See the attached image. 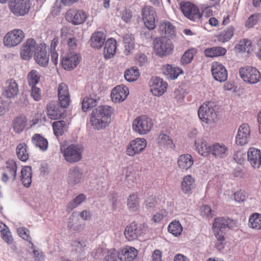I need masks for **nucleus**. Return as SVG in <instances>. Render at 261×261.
<instances>
[{
	"label": "nucleus",
	"instance_id": "f03ea898",
	"mask_svg": "<svg viewBox=\"0 0 261 261\" xmlns=\"http://www.w3.org/2000/svg\"><path fill=\"white\" fill-rule=\"evenodd\" d=\"M113 112V109L110 106L98 107L93 111L90 117L92 125L97 129L105 127L107 124L108 119L111 117Z\"/></svg>",
	"mask_w": 261,
	"mask_h": 261
},
{
	"label": "nucleus",
	"instance_id": "58836bf2",
	"mask_svg": "<svg viewBox=\"0 0 261 261\" xmlns=\"http://www.w3.org/2000/svg\"><path fill=\"white\" fill-rule=\"evenodd\" d=\"M82 174L77 167L71 168L68 172V181L70 185H74L81 181Z\"/></svg>",
	"mask_w": 261,
	"mask_h": 261
},
{
	"label": "nucleus",
	"instance_id": "f8f14e48",
	"mask_svg": "<svg viewBox=\"0 0 261 261\" xmlns=\"http://www.w3.org/2000/svg\"><path fill=\"white\" fill-rule=\"evenodd\" d=\"M65 17L67 21L72 24L79 25L86 20L87 14L82 10L71 9L67 11Z\"/></svg>",
	"mask_w": 261,
	"mask_h": 261
},
{
	"label": "nucleus",
	"instance_id": "4c0bfd02",
	"mask_svg": "<svg viewBox=\"0 0 261 261\" xmlns=\"http://www.w3.org/2000/svg\"><path fill=\"white\" fill-rule=\"evenodd\" d=\"M226 51L225 48L215 46L205 49L204 54L206 57L215 58L225 55Z\"/></svg>",
	"mask_w": 261,
	"mask_h": 261
},
{
	"label": "nucleus",
	"instance_id": "f3484780",
	"mask_svg": "<svg viewBox=\"0 0 261 261\" xmlns=\"http://www.w3.org/2000/svg\"><path fill=\"white\" fill-rule=\"evenodd\" d=\"M155 13L151 6H145L142 10V15L145 25L149 30H153L155 27Z\"/></svg>",
	"mask_w": 261,
	"mask_h": 261
},
{
	"label": "nucleus",
	"instance_id": "79ce46f5",
	"mask_svg": "<svg viewBox=\"0 0 261 261\" xmlns=\"http://www.w3.org/2000/svg\"><path fill=\"white\" fill-rule=\"evenodd\" d=\"M32 169L31 167L25 166L23 167L21 171V180L23 185L26 187L30 186L32 182Z\"/></svg>",
	"mask_w": 261,
	"mask_h": 261
},
{
	"label": "nucleus",
	"instance_id": "5fc2aeb1",
	"mask_svg": "<svg viewBox=\"0 0 261 261\" xmlns=\"http://www.w3.org/2000/svg\"><path fill=\"white\" fill-rule=\"evenodd\" d=\"M195 51L194 49H190L187 50L182 55L180 63L182 65L190 63L193 60Z\"/></svg>",
	"mask_w": 261,
	"mask_h": 261
},
{
	"label": "nucleus",
	"instance_id": "1a4fd4ad",
	"mask_svg": "<svg viewBox=\"0 0 261 261\" xmlns=\"http://www.w3.org/2000/svg\"><path fill=\"white\" fill-rule=\"evenodd\" d=\"M83 147L79 145L71 144L63 151L64 158L66 161L70 163L77 162L82 158Z\"/></svg>",
	"mask_w": 261,
	"mask_h": 261
},
{
	"label": "nucleus",
	"instance_id": "c85d7f7f",
	"mask_svg": "<svg viewBox=\"0 0 261 261\" xmlns=\"http://www.w3.org/2000/svg\"><path fill=\"white\" fill-rule=\"evenodd\" d=\"M194 164V159L192 156L188 153L181 154L179 156L177 161L178 168L182 172H186Z\"/></svg>",
	"mask_w": 261,
	"mask_h": 261
},
{
	"label": "nucleus",
	"instance_id": "7c9ffc66",
	"mask_svg": "<svg viewBox=\"0 0 261 261\" xmlns=\"http://www.w3.org/2000/svg\"><path fill=\"white\" fill-rule=\"evenodd\" d=\"M162 71L163 73L168 79L171 80L176 79L180 74L183 73L182 70L177 67H173L170 64H166L162 66Z\"/></svg>",
	"mask_w": 261,
	"mask_h": 261
},
{
	"label": "nucleus",
	"instance_id": "72a5a7b5",
	"mask_svg": "<svg viewBox=\"0 0 261 261\" xmlns=\"http://www.w3.org/2000/svg\"><path fill=\"white\" fill-rule=\"evenodd\" d=\"M228 148L223 143H215L211 145V154L217 158H223L226 155Z\"/></svg>",
	"mask_w": 261,
	"mask_h": 261
},
{
	"label": "nucleus",
	"instance_id": "e433bc0d",
	"mask_svg": "<svg viewBox=\"0 0 261 261\" xmlns=\"http://www.w3.org/2000/svg\"><path fill=\"white\" fill-rule=\"evenodd\" d=\"M27 125V119L24 115H20L14 119L12 122V126L14 131L16 133H20L22 132Z\"/></svg>",
	"mask_w": 261,
	"mask_h": 261
},
{
	"label": "nucleus",
	"instance_id": "2f4dec72",
	"mask_svg": "<svg viewBox=\"0 0 261 261\" xmlns=\"http://www.w3.org/2000/svg\"><path fill=\"white\" fill-rule=\"evenodd\" d=\"M158 146L162 149L173 148L174 147L173 140L168 135L161 133L156 139Z\"/></svg>",
	"mask_w": 261,
	"mask_h": 261
},
{
	"label": "nucleus",
	"instance_id": "603ef678",
	"mask_svg": "<svg viewBox=\"0 0 261 261\" xmlns=\"http://www.w3.org/2000/svg\"><path fill=\"white\" fill-rule=\"evenodd\" d=\"M214 235L216 238L215 246L219 250H222L224 248L226 244L225 238L224 237L225 233L223 231L214 232Z\"/></svg>",
	"mask_w": 261,
	"mask_h": 261
},
{
	"label": "nucleus",
	"instance_id": "49530a36",
	"mask_svg": "<svg viewBox=\"0 0 261 261\" xmlns=\"http://www.w3.org/2000/svg\"><path fill=\"white\" fill-rule=\"evenodd\" d=\"M234 29L233 27L230 26L224 30L218 36V41L225 43L231 39L234 34Z\"/></svg>",
	"mask_w": 261,
	"mask_h": 261
},
{
	"label": "nucleus",
	"instance_id": "052dcab7",
	"mask_svg": "<svg viewBox=\"0 0 261 261\" xmlns=\"http://www.w3.org/2000/svg\"><path fill=\"white\" fill-rule=\"evenodd\" d=\"M167 211L163 209L154 214L151 220L154 223H160L163 219L167 216Z\"/></svg>",
	"mask_w": 261,
	"mask_h": 261
},
{
	"label": "nucleus",
	"instance_id": "c03bdc74",
	"mask_svg": "<svg viewBox=\"0 0 261 261\" xmlns=\"http://www.w3.org/2000/svg\"><path fill=\"white\" fill-rule=\"evenodd\" d=\"M139 76V70L137 67H131L126 70L124 72V77L129 82L136 81Z\"/></svg>",
	"mask_w": 261,
	"mask_h": 261
},
{
	"label": "nucleus",
	"instance_id": "e2e57ef3",
	"mask_svg": "<svg viewBox=\"0 0 261 261\" xmlns=\"http://www.w3.org/2000/svg\"><path fill=\"white\" fill-rule=\"evenodd\" d=\"M233 197L236 201L241 202L245 200L247 195L245 191L239 190L234 193Z\"/></svg>",
	"mask_w": 261,
	"mask_h": 261
},
{
	"label": "nucleus",
	"instance_id": "864d4df0",
	"mask_svg": "<svg viewBox=\"0 0 261 261\" xmlns=\"http://www.w3.org/2000/svg\"><path fill=\"white\" fill-rule=\"evenodd\" d=\"M96 103V99L89 97H85L82 102V109L83 111L86 112L95 107Z\"/></svg>",
	"mask_w": 261,
	"mask_h": 261
},
{
	"label": "nucleus",
	"instance_id": "393cba45",
	"mask_svg": "<svg viewBox=\"0 0 261 261\" xmlns=\"http://www.w3.org/2000/svg\"><path fill=\"white\" fill-rule=\"evenodd\" d=\"M247 159L253 168H258L261 165L260 150L253 147L249 148L247 151Z\"/></svg>",
	"mask_w": 261,
	"mask_h": 261
},
{
	"label": "nucleus",
	"instance_id": "c756f323",
	"mask_svg": "<svg viewBox=\"0 0 261 261\" xmlns=\"http://www.w3.org/2000/svg\"><path fill=\"white\" fill-rule=\"evenodd\" d=\"M117 41L114 38L108 39L105 43L103 56L106 59L113 58L116 53Z\"/></svg>",
	"mask_w": 261,
	"mask_h": 261
},
{
	"label": "nucleus",
	"instance_id": "4be33fe9",
	"mask_svg": "<svg viewBox=\"0 0 261 261\" xmlns=\"http://www.w3.org/2000/svg\"><path fill=\"white\" fill-rule=\"evenodd\" d=\"M18 92V86L15 80L11 79L6 82L3 89V95L4 96L12 98L17 96Z\"/></svg>",
	"mask_w": 261,
	"mask_h": 261
},
{
	"label": "nucleus",
	"instance_id": "a19ab883",
	"mask_svg": "<svg viewBox=\"0 0 261 261\" xmlns=\"http://www.w3.org/2000/svg\"><path fill=\"white\" fill-rule=\"evenodd\" d=\"M59 107L53 103H49L46 106V113L49 118L53 120L60 119L62 113L59 110Z\"/></svg>",
	"mask_w": 261,
	"mask_h": 261
},
{
	"label": "nucleus",
	"instance_id": "9b49d317",
	"mask_svg": "<svg viewBox=\"0 0 261 261\" xmlns=\"http://www.w3.org/2000/svg\"><path fill=\"white\" fill-rule=\"evenodd\" d=\"M150 92L153 95L160 96L166 91L168 84L162 79L158 77H152L149 82Z\"/></svg>",
	"mask_w": 261,
	"mask_h": 261
},
{
	"label": "nucleus",
	"instance_id": "b1692460",
	"mask_svg": "<svg viewBox=\"0 0 261 261\" xmlns=\"http://www.w3.org/2000/svg\"><path fill=\"white\" fill-rule=\"evenodd\" d=\"M137 255V250L128 246L124 247L117 252V257L121 261H132Z\"/></svg>",
	"mask_w": 261,
	"mask_h": 261
},
{
	"label": "nucleus",
	"instance_id": "7ed1b4c3",
	"mask_svg": "<svg viewBox=\"0 0 261 261\" xmlns=\"http://www.w3.org/2000/svg\"><path fill=\"white\" fill-rule=\"evenodd\" d=\"M154 125L153 120L146 115H141L136 117L133 122V130L140 135L148 134Z\"/></svg>",
	"mask_w": 261,
	"mask_h": 261
},
{
	"label": "nucleus",
	"instance_id": "6e6552de",
	"mask_svg": "<svg viewBox=\"0 0 261 261\" xmlns=\"http://www.w3.org/2000/svg\"><path fill=\"white\" fill-rule=\"evenodd\" d=\"M81 60L80 54L75 51H70L62 57L61 65L63 69L71 71L76 67Z\"/></svg>",
	"mask_w": 261,
	"mask_h": 261
},
{
	"label": "nucleus",
	"instance_id": "cd10ccee",
	"mask_svg": "<svg viewBox=\"0 0 261 261\" xmlns=\"http://www.w3.org/2000/svg\"><path fill=\"white\" fill-rule=\"evenodd\" d=\"M159 32L161 36L165 38H172L176 35V29L171 22L165 20L160 23Z\"/></svg>",
	"mask_w": 261,
	"mask_h": 261
},
{
	"label": "nucleus",
	"instance_id": "3c124183",
	"mask_svg": "<svg viewBox=\"0 0 261 261\" xmlns=\"http://www.w3.org/2000/svg\"><path fill=\"white\" fill-rule=\"evenodd\" d=\"M40 79L39 73L36 70H31L27 75L28 84L30 86H35L39 83Z\"/></svg>",
	"mask_w": 261,
	"mask_h": 261
},
{
	"label": "nucleus",
	"instance_id": "6e6d98bb",
	"mask_svg": "<svg viewBox=\"0 0 261 261\" xmlns=\"http://www.w3.org/2000/svg\"><path fill=\"white\" fill-rule=\"evenodd\" d=\"M159 203V198L158 196L155 195H150L147 197L144 202L146 208H151L156 206Z\"/></svg>",
	"mask_w": 261,
	"mask_h": 261
},
{
	"label": "nucleus",
	"instance_id": "0e129e2a",
	"mask_svg": "<svg viewBox=\"0 0 261 261\" xmlns=\"http://www.w3.org/2000/svg\"><path fill=\"white\" fill-rule=\"evenodd\" d=\"M135 62L136 64L142 66L147 62V58L144 54L139 53L136 56Z\"/></svg>",
	"mask_w": 261,
	"mask_h": 261
},
{
	"label": "nucleus",
	"instance_id": "a211bd4d",
	"mask_svg": "<svg viewBox=\"0 0 261 261\" xmlns=\"http://www.w3.org/2000/svg\"><path fill=\"white\" fill-rule=\"evenodd\" d=\"M45 45H42L36 48L34 58L36 62L41 67H46L48 64L49 55L47 54Z\"/></svg>",
	"mask_w": 261,
	"mask_h": 261
},
{
	"label": "nucleus",
	"instance_id": "09e8293b",
	"mask_svg": "<svg viewBox=\"0 0 261 261\" xmlns=\"http://www.w3.org/2000/svg\"><path fill=\"white\" fill-rule=\"evenodd\" d=\"M168 231L174 236L177 237L181 234L182 231V227L178 221H173L168 225Z\"/></svg>",
	"mask_w": 261,
	"mask_h": 261
},
{
	"label": "nucleus",
	"instance_id": "f257e3e1",
	"mask_svg": "<svg viewBox=\"0 0 261 261\" xmlns=\"http://www.w3.org/2000/svg\"><path fill=\"white\" fill-rule=\"evenodd\" d=\"M219 108L214 102L206 101L199 107L198 116L204 123L210 124L216 123L219 116Z\"/></svg>",
	"mask_w": 261,
	"mask_h": 261
},
{
	"label": "nucleus",
	"instance_id": "39448f33",
	"mask_svg": "<svg viewBox=\"0 0 261 261\" xmlns=\"http://www.w3.org/2000/svg\"><path fill=\"white\" fill-rule=\"evenodd\" d=\"M153 43L154 53L160 57L168 56L173 51V44L171 41L165 38H156L154 39Z\"/></svg>",
	"mask_w": 261,
	"mask_h": 261
},
{
	"label": "nucleus",
	"instance_id": "aec40b11",
	"mask_svg": "<svg viewBox=\"0 0 261 261\" xmlns=\"http://www.w3.org/2000/svg\"><path fill=\"white\" fill-rule=\"evenodd\" d=\"M129 94L128 88L123 85H118L111 92V97L113 101L120 102L124 101Z\"/></svg>",
	"mask_w": 261,
	"mask_h": 261
},
{
	"label": "nucleus",
	"instance_id": "2eb2a0df",
	"mask_svg": "<svg viewBox=\"0 0 261 261\" xmlns=\"http://www.w3.org/2000/svg\"><path fill=\"white\" fill-rule=\"evenodd\" d=\"M250 128L248 124L244 123L240 125L235 138L236 144L239 146L247 144L250 137Z\"/></svg>",
	"mask_w": 261,
	"mask_h": 261
},
{
	"label": "nucleus",
	"instance_id": "4d7b16f0",
	"mask_svg": "<svg viewBox=\"0 0 261 261\" xmlns=\"http://www.w3.org/2000/svg\"><path fill=\"white\" fill-rule=\"evenodd\" d=\"M17 233L22 239L31 243L32 247H34V244L32 243V238L28 229L25 227H20L17 229Z\"/></svg>",
	"mask_w": 261,
	"mask_h": 261
},
{
	"label": "nucleus",
	"instance_id": "412c9836",
	"mask_svg": "<svg viewBox=\"0 0 261 261\" xmlns=\"http://www.w3.org/2000/svg\"><path fill=\"white\" fill-rule=\"evenodd\" d=\"M237 226L236 221L229 219H225L223 217H217L214 219L213 223V228L214 232L223 231L222 229L226 228H232Z\"/></svg>",
	"mask_w": 261,
	"mask_h": 261
},
{
	"label": "nucleus",
	"instance_id": "ea45409f",
	"mask_svg": "<svg viewBox=\"0 0 261 261\" xmlns=\"http://www.w3.org/2000/svg\"><path fill=\"white\" fill-rule=\"evenodd\" d=\"M248 226L255 230H261V214L258 213L252 214L249 218Z\"/></svg>",
	"mask_w": 261,
	"mask_h": 261
},
{
	"label": "nucleus",
	"instance_id": "c9c22d12",
	"mask_svg": "<svg viewBox=\"0 0 261 261\" xmlns=\"http://www.w3.org/2000/svg\"><path fill=\"white\" fill-rule=\"evenodd\" d=\"M31 141L36 147L39 148L41 151H46L48 148L47 140L39 134H34L31 138Z\"/></svg>",
	"mask_w": 261,
	"mask_h": 261
},
{
	"label": "nucleus",
	"instance_id": "20e7f679",
	"mask_svg": "<svg viewBox=\"0 0 261 261\" xmlns=\"http://www.w3.org/2000/svg\"><path fill=\"white\" fill-rule=\"evenodd\" d=\"M180 10L183 15L192 21L198 22L202 18V14L198 6L191 2H181L180 3Z\"/></svg>",
	"mask_w": 261,
	"mask_h": 261
},
{
	"label": "nucleus",
	"instance_id": "13d9d810",
	"mask_svg": "<svg viewBox=\"0 0 261 261\" xmlns=\"http://www.w3.org/2000/svg\"><path fill=\"white\" fill-rule=\"evenodd\" d=\"M86 198V196L83 194H81L77 196L72 201H71L67 206V208L69 210H72L73 208L76 207L80 205L82 202L85 200Z\"/></svg>",
	"mask_w": 261,
	"mask_h": 261
},
{
	"label": "nucleus",
	"instance_id": "774afa93",
	"mask_svg": "<svg viewBox=\"0 0 261 261\" xmlns=\"http://www.w3.org/2000/svg\"><path fill=\"white\" fill-rule=\"evenodd\" d=\"M117 252L115 249H111L105 257L104 261H117Z\"/></svg>",
	"mask_w": 261,
	"mask_h": 261
},
{
	"label": "nucleus",
	"instance_id": "473e14b6",
	"mask_svg": "<svg viewBox=\"0 0 261 261\" xmlns=\"http://www.w3.org/2000/svg\"><path fill=\"white\" fill-rule=\"evenodd\" d=\"M195 146L198 153L203 156H207L211 154V146L203 139L195 141Z\"/></svg>",
	"mask_w": 261,
	"mask_h": 261
},
{
	"label": "nucleus",
	"instance_id": "69168bd1",
	"mask_svg": "<svg viewBox=\"0 0 261 261\" xmlns=\"http://www.w3.org/2000/svg\"><path fill=\"white\" fill-rule=\"evenodd\" d=\"M2 238L8 244H11L13 243V239L9 230H3L2 231Z\"/></svg>",
	"mask_w": 261,
	"mask_h": 261
},
{
	"label": "nucleus",
	"instance_id": "680f3d73",
	"mask_svg": "<svg viewBox=\"0 0 261 261\" xmlns=\"http://www.w3.org/2000/svg\"><path fill=\"white\" fill-rule=\"evenodd\" d=\"M212 6H208L207 4H202L201 6L202 10V14L205 17L208 18L213 15V10L212 9Z\"/></svg>",
	"mask_w": 261,
	"mask_h": 261
},
{
	"label": "nucleus",
	"instance_id": "ddd939ff",
	"mask_svg": "<svg viewBox=\"0 0 261 261\" xmlns=\"http://www.w3.org/2000/svg\"><path fill=\"white\" fill-rule=\"evenodd\" d=\"M147 141L144 138H136L131 141L126 149V154L134 156L142 152L146 148Z\"/></svg>",
	"mask_w": 261,
	"mask_h": 261
},
{
	"label": "nucleus",
	"instance_id": "338daca9",
	"mask_svg": "<svg viewBox=\"0 0 261 261\" xmlns=\"http://www.w3.org/2000/svg\"><path fill=\"white\" fill-rule=\"evenodd\" d=\"M121 17L124 22L126 23L130 22L132 17V11L129 9H125L122 12Z\"/></svg>",
	"mask_w": 261,
	"mask_h": 261
},
{
	"label": "nucleus",
	"instance_id": "a18cd8bd",
	"mask_svg": "<svg viewBox=\"0 0 261 261\" xmlns=\"http://www.w3.org/2000/svg\"><path fill=\"white\" fill-rule=\"evenodd\" d=\"M17 157L21 161L25 162L29 159V153L27 150V146L25 143H20L16 148Z\"/></svg>",
	"mask_w": 261,
	"mask_h": 261
},
{
	"label": "nucleus",
	"instance_id": "bb28decb",
	"mask_svg": "<svg viewBox=\"0 0 261 261\" xmlns=\"http://www.w3.org/2000/svg\"><path fill=\"white\" fill-rule=\"evenodd\" d=\"M196 188V179L192 175L188 174L184 176L180 185L181 190L185 194H191Z\"/></svg>",
	"mask_w": 261,
	"mask_h": 261
},
{
	"label": "nucleus",
	"instance_id": "f704fd0d",
	"mask_svg": "<svg viewBox=\"0 0 261 261\" xmlns=\"http://www.w3.org/2000/svg\"><path fill=\"white\" fill-rule=\"evenodd\" d=\"M106 36L102 32L94 33L91 37V45L93 48H100L106 41Z\"/></svg>",
	"mask_w": 261,
	"mask_h": 261
},
{
	"label": "nucleus",
	"instance_id": "de8ad7c7",
	"mask_svg": "<svg viewBox=\"0 0 261 261\" xmlns=\"http://www.w3.org/2000/svg\"><path fill=\"white\" fill-rule=\"evenodd\" d=\"M127 205L129 210L133 211H137L140 205V200L138 195L136 194L130 195L127 198Z\"/></svg>",
	"mask_w": 261,
	"mask_h": 261
},
{
	"label": "nucleus",
	"instance_id": "8fccbe9b",
	"mask_svg": "<svg viewBox=\"0 0 261 261\" xmlns=\"http://www.w3.org/2000/svg\"><path fill=\"white\" fill-rule=\"evenodd\" d=\"M53 128L56 136H61L66 130V122L63 120L54 122L53 123Z\"/></svg>",
	"mask_w": 261,
	"mask_h": 261
},
{
	"label": "nucleus",
	"instance_id": "a878e982",
	"mask_svg": "<svg viewBox=\"0 0 261 261\" xmlns=\"http://www.w3.org/2000/svg\"><path fill=\"white\" fill-rule=\"evenodd\" d=\"M36 42L33 38L28 39L25 43L21 47L20 56L25 60H29L32 57L33 53L36 48Z\"/></svg>",
	"mask_w": 261,
	"mask_h": 261
},
{
	"label": "nucleus",
	"instance_id": "0eeeda50",
	"mask_svg": "<svg viewBox=\"0 0 261 261\" xmlns=\"http://www.w3.org/2000/svg\"><path fill=\"white\" fill-rule=\"evenodd\" d=\"M10 11L15 16H24L31 8L30 0H10L9 3Z\"/></svg>",
	"mask_w": 261,
	"mask_h": 261
},
{
	"label": "nucleus",
	"instance_id": "5701e85b",
	"mask_svg": "<svg viewBox=\"0 0 261 261\" xmlns=\"http://www.w3.org/2000/svg\"><path fill=\"white\" fill-rule=\"evenodd\" d=\"M17 166L13 160H9L6 163L4 168V172L3 174L2 179L4 182L9 180H14L16 176Z\"/></svg>",
	"mask_w": 261,
	"mask_h": 261
},
{
	"label": "nucleus",
	"instance_id": "6ab92c4d",
	"mask_svg": "<svg viewBox=\"0 0 261 261\" xmlns=\"http://www.w3.org/2000/svg\"><path fill=\"white\" fill-rule=\"evenodd\" d=\"M58 94L61 107L66 108L69 106L70 102V96L68 86L65 83H61L58 88Z\"/></svg>",
	"mask_w": 261,
	"mask_h": 261
},
{
	"label": "nucleus",
	"instance_id": "423d86ee",
	"mask_svg": "<svg viewBox=\"0 0 261 261\" xmlns=\"http://www.w3.org/2000/svg\"><path fill=\"white\" fill-rule=\"evenodd\" d=\"M239 74L245 82L250 84H256L261 77L259 71L252 66L241 68L239 70Z\"/></svg>",
	"mask_w": 261,
	"mask_h": 261
},
{
	"label": "nucleus",
	"instance_id": "4468645a",
	"mask_svg": "<svg viewBox=\"0 0 261 261\" xmlns=\"http://www.w3.org/2000/svg\"><path fill=\"white\" fill-rule=\"evenodd\" d=\"M144 227V224H139L136 222H132L125 227L124 230V234L126 239L129 241L137 239L143 233Z\"/></svg>",
	"mask_w": 261,
	"mask_h": 261
},
{
	"label": "nucleus",
	"instance_id": "37998d69",
	"mask_svg": "<svg viewBox=\"0 0 261 261\" xmlns=\"http://www.w3.org/2000/svg\"><path fill=\"white\" fill-rule=\"evenodd\" d=\"M124 47V53L125 55L131 54L135 48V39L132 35L126 34L123 37Z\"/></svg>",
	"mask_w": 261,
	"mask_h": 261
},
{
	"label": "nucleus",
	"instance_id": "dca6fc26",
	"mask_svg": "<svg viewBox=\"0 0 261 261\" xmlns=\"http://www.w3.org/2000/svg\"><path fill=\"white\" fill-rule=\"evenodd\" d=\"M211 72L214 79L217 81L223 82L227 79V71L220 63L218 62L212 63Z\"/></svg>",
	"mask_w": 261,
	"mask_h": 261
},
{
	"label": "nucleus",
	"instance_id": "9d476101",
	"mask_svg": "<svg viewBox=\"0 0 261 261\" xmlns=\"http://www.w3.org/2000/svg\"><path fill=\"white\" fill-rule=\"evenodd\" d=\"M24 33L20 29H14L8 32L4 36V44L9 47L19 44L24 38Z\"/></svg>",
	"mask_w": 261,
	"mask_h": 261
},
{
	"label": "nucleus",
	"instance_id": "bf43d9fd",
	"mask_svg": "<svg viewBox=\"0 0 261 261\" xmlns=\"http://www.w3.org/2000/svg\"><path fill=\"white\" fill-rule=\"evenodd\" d=\"M252 42L250 40L243 39L238 45V48L243 51L249 52L252 50Z\"/></svg>",
	"mask_w": 261,
	"mask_h": 261
}]
</instances>
